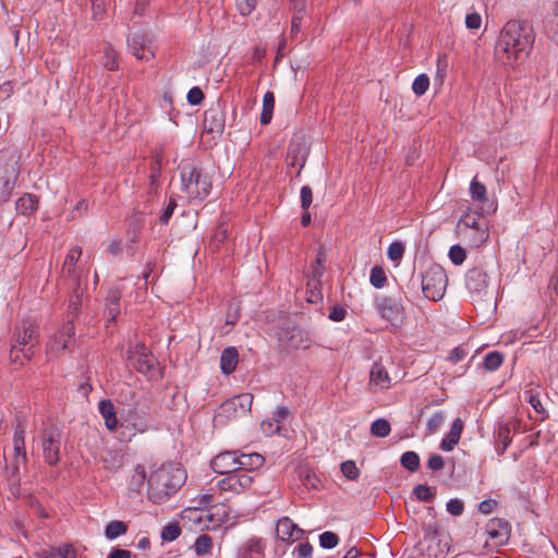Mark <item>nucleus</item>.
<instances>
[{
	"label": "nucleus",
	"instance_id": "1",
	"mask_svg": "<svg viewBox=\"0 0 558 558\" xmlns=\"http://www.w3.org/2000/svg\"><path fill=\"white\" fill-rule=\"evenodd\" d=\"M535 34L527 23L508 21L496 40L494 56L504 65L513 68L530 54Z\"/></svg>",
	"mask_w": 558,
	"mask_h": 558
},
{
	"label": "nucleus",
	"instance_id": "2",
	"mask_svg": "<svg viewBox=\"0 0 558 558\" xmlns=\"http://www.w3.org/2000/svg\"><path fill=\"white\" fill-rule=\"evenodd\" d=\"M185 480V471L179 463L161 464L147 480L148 498L154 504H161L175 494Z\"/></svg>",
	"mask_w": 558,
	"mask_h": 558
},
{
	"label": "nucleus",
	"instance_id": "3",
	"mask_svg": "<svg viewBox=\"0 0 558 558\" xmlns=\"http://www.w3.org/2000/svg\"><path fill=\"white\" fill-rule=\"evenodd\" d=\"M465 289L473 303L496 304L495 289L488 272L480 266L469 269L465 274Z\"/></svg>",
	"mask_w": 558,
	"mask_h": 558
},
{
	"label": "nucleus",
	"instance_id": "4",
	"mask_svg": "<svg viewBox=\"0 0 558 558\" xmlns=\"http://www.w3.org/2000/svg\"><path fill=\"white\" fill-rule=\"evenodd\" d=\"M457 230L460 239L471 247H480L489 238L488 225L475 214L466 213L458 221Z\"/></svg>",
	"mask_w": 558,
	"mask_h": 558
},
{
	"label": "nucleus",
	"instance_id": "5",
	"mask_svg": "<svg viewBox=\"0 0 558 558\" xmlns=\"http://www.w3.org/2000/svg\"><path fill=\"white\" fill-rule=\"evenodd\" d=\"M40 338L38 325L32 322H22L15 329L14 343L11 348V359L15 363L21 352L26 360H31L34 354V348L38 345Z\"/></svg>",
	"mask_w": 558,
	"mask_h": 558
},
{
	"label": "nucleus",
	"instance_id": "6",
	"mask_svg": "<svg viewBox=\"0 0 558 558\" xmlns=\"http://www.w3.org/2000/svg\"><path fill=\"white\" fill-rule=\"evenodd\" d=\"M182 190L191 199H203L209 195L211 179L196 167L185 166L181 171Z\"/></svg>",
	"mask_w": 558,
	"mask_h": 558
},
{
	"label": "nucleus",
	"instance_id": "7",
	"mask_svg": "<svg viewBox=\"0 0 558 558\" xmlns=\"http://www.w3.org/2000/svg\"><path fill=\"white\" fill-rule=\"evenodd\" d=\"M448 278L439 265H432L421 277V290L426 299L437 302L445 295Z\"/></svg>",
	"mask_w": 558,
	"mask_h": 558
},
{
	"label": "nucleus",
	"instance_id": "8",
	"mask_svg": "<svg viewBox=\"0 0 558 558\" xmlns=\"http://www.w3.org/2000/svg\"><path fill=\"white\" fill-rule=\"evenodd\" d=\"M75 326L73 320L68 319L63 326L53 333L46 345V353L49 356L58 357L65 352L72 351L75 344Z\"/></svg>",
	"mask_w": 558,
	"mask_h": 558
},
{
	"label": "nucleus",
	"instance_id": "9",
	"mask_svg": "<svg viewBox=\"0 0 558 558\" xmlns=\"http://www.w3.org/2000/svg\"><path fill=\"white\" fill-rule=\"evenodd\" d=\"M448 549L447 542H444L438 534L437 523L430 524L426 529L424 539L421 541V557L445 558Z\"/></svg>",
	"mask_w": 558,
	"mask_h": 558
},
{
	"label": "nucleus",
	"instance_id": "10",
	"mask_svg": "<svg viewBox=\"0 0 558 558\" xmlns=\"http://www.w3.org/2000/svg\"><path fill=\"white\" fill-rule=\"evenodd\" d=\"M126 359L132 366L144 375H150L156 367L157 360L143 343H135L128 350Z\"/></svg>",
	"mask_w": 558,
	"mask_h": 558
},
{
	"label": "nucleus",
	"instance_id": "11",
	"mask_svg": "<svg viewBox=\"0 0 558 558\" xmlns=\"http://www.w3.org/2000/svg\"><path fill=\"white\" fill-rule=\"evenodd\" d=\"M61 432L54 427H46L41 433V448L45 461L54 465L60 460Z\"/></svg>",
	"mask_w": 558,
	"mask_h": 558
},
{
	"label": "nucleus",
	"instance_id": "12",
	"mask_svg": "<svg viewBox=\"0 0 558 558\" xmlns=\"http://www.w3.org/2000/svg\"><path fill=\"white\" fill-rule=\"evenodd\" d=\"M277 337L283 348L295 350L308 349L313 342L310 333L299 327L280 328Z\"/></svg>",
	"mask_w": 558,
	"mask_h": 558
},
{
	"label": "nucleus",
	"instance_id": "13",
	"mask_svg": "<svg viewBox=\"0 0 558 558\" xmlns=\"http://www.w3.org/2000/svg\"><path fill=\"white\" fill-rule=\"evenodd\" d=\"M130 52L138 60L149 61L155 57L150 38L141 32H135L128 38Z\"/></svg>",
	"mask_w": 558,
	"mask_h": 558
},
{
	"label": "nucleus",
	"instance_id": "14",
	"mask_svg": "<svg viewBox=\"0 0 558 558\" xmlns=\"http://www.w3.org/2000/svg\"><path fill=\"white\" fill-rule=\"evenodd\" d=\"M253 476L236 471L227 475L218 482V487L223 492H231L233 494H241L248 489L253 484Z\"/></svg>",
	"mask_w": 558,
	"mask_h": 558
},
{
	"label": "nucleus",
	"instance_id": "15",
	"mask_svg": "<svg viewBox=\"0 0 558 558\" xmlns=\"http://www.w3.org/2000/svg\"><path fill=\"white\" fill-rule=\"evenodd\" d=\"M486 533L494 546H504L509 541L511 526L505 519L494 518L488 521Z\"/></svg>",
	"mask_w": 558,
	"mask_h": 558
},
{
	"label": "nucleus",
	"instance_id": "16",
	"mask_svg": "<svg viewBox=\"0 0 558 558\" xmlns=\"http://www.w3.org/2000/svg\"><path fill=\"white\" fill-rule=\"evenodd\" d=\"M253 396L251 393H241L225 401L221 404V411L226 416H242L251 411Z\"/></svg>",
	"mask_w": 558,
	"mask_h": 558
},
{
	"label": "nucleus",
	"instance_id": "17",
	"mask_svg": "<svg viewBox=\"0 0 558 558\" xmlns=\"http://www.w3.org/2000/svg\"><path fill=\"white\" fill-rule=\"evenodd\" d=\"M19 172L13 163H0V204L11 197Z\"/></svg>",
	"mask_w": 558,
	"mask_h": 558
},
{
	"label": "nucleus",
	"instance_id": "18",
	"mask_svg": "<svg viewBox=\"0 0 558 558\" xmlns=\"http://www.w3.org/2000/svg\"><path fill=\"white\" fill-rule=\"evenodd\" d=\"M226 123V116L221 105H213L204 112V130L208 133H222Z\"/></svg>",
	"mask_w": 558,
	"mask_h": 558
},
{
	"label": "nucleus",
	"instance_id": "19",
	"mask_svg": "<svg viewBox=\"0 0 558 558\" xmlns=\"http://www.w3.org/2000/svg\"><path fill=\"white\" fill-rule=\"evenodd\" d=\"M210 465L219 474L229 475L239 471L238 451H225L217 454L211 460Z\"/></svg>",
	"mask_w": 558,
	"mask_h": 558
},
{
	"label": "nucleus",
	"instance_id": "20",
	"mask_svg": "<svg viewBox=\"0 0 558 558\" xmlns=\"http://www.w3.org/2000/svg\"><path fill=\"white\" fill-rule=\"evenodd\" d=\"M13 451H14V469L17 471L20 464H25L27 461L25 449V426L19 421L14 427L13 435Z\"/></svg>",
	"mask_w": 558,
	"mask_h": 558
},
{
	"label": "nucleus",
	"instance_id": "21",
	"mask_svg": "<svg viewBox=\"0 0 558 558\" xmlns=\"http://www.w3.org/2000/svg\"><path fill=\"white\" fill-rule=\"evenodd\" d=\"M82 255V248L80 246L72 247L64 259L62 266V275L66 278H70L73 281V284L81 283V274L76 264Z\"/></svg>",
	"mask_w": 558,
	"mask_h": 558
},
{
	"label": "nucleus",
	"instance_id": "22",
	"mask_svg": "<svg viewBox=\"0 0 558 558\" xmlns=\"http://www.w3.org/2000/svg\"><path fill=\"white\" fill-rule=\"evenodd\" d=\"M276 534L277 537L283 542L296 541L303 535V530L290 518L283 517L277 521Z\"/></svg>",
	"mask_w": 558,
	"mask_h": 558
},
{
	"label": "nucleus",
	"instance_id": "23",
	"mask_svg": "<svg viewBox=\"0 0 558 558\" xmlns=\"http://www.w3.org/2000/svg\"><path fill=\"white\" fill-rule=\"evenodd\" d=\"M464 423L461 418H456L450 427V430L446 435V437L441 440L439 448L442 451H452L453 448L458 445L461 434L463 432Z\"/></svg>",
	"mask_w": 558,
	"mask_h": 558
},
{
	"label": "nucleus",
	"instance_id": "24",
	"mask_svg": "<svg viewBox=\"0 0 558 558\" xmlns=\"http://www.w3.org/2000/svg\"><path fill=\"white\" fill-rule=\"evenodd\" d=\"M464 423L461 418H456L450 427V430L446 435V437L441 440L439 448L442 451H452L453 448L458 445L461 434L463 432Z\"/></svg>",
	"mask_w": 558,
	"mask_h": 558
},
{
	"label": "nucleus",
	"instance_id": "25",
	"mask_svg": "<svg viewBox=\"0 0 558 558\" xmlns=\"http://www.w3.org/2000/svg\"><path fill=\"white\" fill-rule=\"evenodd\" d=\"M390 377L383 364L376 362L373 364L369 373V386L375 389L384 390L390 387Z\"/></svg>",
	"mask_w": 558,
	"mask_h": 558
},
{
	"label": "nucleus",
	"instance_id": "26",
	"mask_svg": "<svg viewBox=\"0 0 558 558\" xmlns=\"http://www.w3.org/2000/svg\"><path fill=\"white\" fill-rule=\"evenodd\" d=\"M325 263H326V254L324 250L320 247L316 254V259L314 265L311 267V272L308 275L307 287L311 289H317L320 284V278L325 271Z\"/></svg>",
	"mask_w": 558,
	"mask_h": 558
},
{
	"label": "nucleus",
	"instance_id": "27",
	"mask_svg": "<svg viewBox=\"0 0 558 558\" xmlns=\"http://www.w3.org/2000/svg\"><path fill=\"white\" fill-rule=\"evenodd\" d=\"M495 449L500 456L505 453L511 442V428L508 423L499 422L494 433Z\"/></svg>",
	"mask_w": 558,
	"mask_h": 558
},
{
	"label": "nucleus",
	"instance_id": "28",
	"mask_svg": "<svg viewBox=\"0 0 558 558\" xmlns=\"http://www.w3.org/2000/svg\"><path fill=\"white\" fill-rule=\"evenodd\" d=\"M238 462H239V471H254L263 466L265 463V458L257 453H243L238 451Z\"/></svg>",
	"mask_w": 558,
	"mask_h": 558
},
{
	"label": "nucleus",
	"instance_id": "29",
	"mask_svg": "<svg viewBox=\"0 0 558 558\" xmlns=\"http://www.w3.org/2000/svg\"><path fill=\"white\" fill-rule=\"evenodd\" d=\"M239 363V353L234 347L226 348L220 356V368L226 375H230L236 368Z\"/></svg>",
	"mask_w": 558,
	"mask_h": 558
},
{
	"label": "nucleus",
	"instance_id": "30",
	"mask_svg": "<svg viewBox=\"0 0 558 558\" xmlns=\"http://www.w3.org/2000/svg\"><path fill=\"white\" fill-rule=\"evenodd\" d=\"M121 428L128 430L129 437H132L137 433H145L148 426L145 418L137 416L135 413H129L121 424Z\"/></svg>",
	"mask_w": 558,
	"mask_h": 558
},
{
	"label": "nucleus",
	"instance_id": "31",
	"mask_svg": "<svg viewBox=\"0 0 558 558\" xmlns=\"http://www.w3.org/2000/svg\"><path fill=\"white\" fill-rule=\"evenodd\" d=\"M98 409L106 427L111 432L114 430L118 427V418L113 403L110 400H101L98 404Z\"/></svg>",
	"mask_w": 558,
	"mask_h": 558
},
{
	"label": "nucleus",
	"instance_id": "32",
	"mask_svg": "<svg viewBox=\"0 0 558 558\" xmlns=\"http://www.w3.org/2000/svg\"><path fill=\"white\" fill-rule=\"evenodd\" d=\"M120 300L121 291L119 289L110 290L106 298L105 313L111 322L120 314Z\"/></svg>",
	"mask_w": 558,
	"mask_h": 558
},
{
	"label": "nucleus",
	"instance_id": "33",
	"mask_svg": "<svg viewBox=\"0 0 558 558\" xmlns=\"http://www.w3.org/2000/svg\"><path fill=\"white\" fill-rule=\"evenodd\" d=\"M83 293V289L81 287V283L73 284L72 287V295L69 301L68 305V319H71L74 322L75 317L78 315L81 311V296Z\"/></svg>",
	"mask_w": 558,
	"mask_h": 558
},
{
	"label": "nucleus",
	"instance_id": "34",
	"mask_svg": "<svg viewBox=\"0 0 558 558\" xmlns=\"http://www.w3.org/2000/svg\"><path fill=\"white\" fill-rule=\"evenodd\" d=\"M470 194H471L472 199L481 205V207H480L481 210L485 211L484 205L488 201L487 199V190L483 183H481L476 180V178H474L471 181Z\"/></svg>",
	"mask_w": 558,
	"mask_h": 558
},
{
	"label": "nucleus",
	"instance_id": "35",
	"mask_svg": "<svg viewBox=\"0 0 558 558\" xmlns=\"http://www.w3.org/2000/svg\"><path fill=\"white\" fill-rule=\"evenodd\" d=\"M147 480L145 468L137 464L132 475L129 477L128 485L131 492H140Z\"/></svg>",
	"mask_w": 558,
	"mask_h": 558
},
{
	"label": "nucleus",
	"instance_id": "36",
	"mask_svg": "<svg viewBox=\"0 0 558 558\" xmlns=\"http://www.w3.org/2000/svg\"><path fill=\"white\" fill-rule=\"evenodd\" d=\"M275 108V95L272 92H267L263 97V110L260 113V124L267 125L271 119Z\"/></svg>",
	"mask_w": 558,
	"mask_h": 558
},
{
	"label": "nucleus",
	"instance_id": "37",
	"mask_svg": "<svg viewBox=\"0 0 558 558\" xmlns=\"http://www.w3.org/2000/svg\"><path fill=\"white\" fill-rule=\"evenodd\" d=\"M38 201L32 194H24L16 201V210L21 215H31L37 209Z\"/></svg>",
	"mask_w": 558,
	"mask_h": 558
},
{
	"label": "nucleus",
	"instance_id": "38",
	"mask_svg": "<svg viewBox=\"0 0 558 558\" xmlns=\"http://www.w3.org/2000/svg\"><path fill=\"white\" fill-rule=\"evenodd\" d=\"M128 531V525L123 521L113 520L110 521L105 529V536L108 539H114Z\"/></svg>",
	"mask_w": 558,
	"mask_h": 558
},
{
	"label": "nucleus",
	"instance_id": "39",
	"mask_svg": "<svg viewBox=\"0 0 558 558\" xmlns=\"http://www.w3.org/2000/svg\"><path fill=\"white\" fill-rule=\"evenodd\" d=\"M194 550L198 556L208 555L213 548V538L207 534L199 535L194 543Z\"/></svg>",
	"mask_w": 558,
	"mask_h": 558
},
{
	"label": "nucleus",
	"instance_id": "40",
	"mask_svg": "<svg viewBox=\"0 0 558 558\" xmlns=\"http://www.w3.org/2000/svg\"><path fill=\"white\" fill-rule=\"evenodd\" d=\"M504 362V355L497 351L489 352L485 355L483 365L489 372L497 371Z\"/></svg>",
	"mask_w": 558,
	"mask_h": 558
},
{
	"label": "nucleus",
	"instance_id": "41",
	"mask_svg": "<svg viewBox=\"0 0 558 558\" xmlns=\"http://www.w3.org/2000/svg\"><path fill=\"white\" fill-rule=\"evenodd\" d=\"M263 545L259 539H251L247 542L244 551L241 554V558L246 556L247 558H263Z\"/></svg>",
	"mask_w": 558,
	"mask_h": 558
},
{
	"label": "nucleus",
	"instance_id": "42",
	"mask_svg": "<svg viewBox=\"0 0 558 558\" xmlns=\"http://www.w3.org/2000/svg\"><path fill=\"white\" fill-rule=\"evenodd\" d=\"M102 65L109 71L118 70L117 52L110 45L104 48Z\"/></svg>",
	"mask_w": 558,
	"mask_h": 558
},
{
	"label": "nucleus",
	"instance_id": "43",
	"mask_svg": "<svg viewBox=\"0 0 558 558\" xmlns=\"http://www.w3.org/2000/svg\"><path fill=\"white\" fill-rule=\"evenodd\" d=\"M390 430V424L385 418H378L371 425V433L376 437L384 438L389 435Z\"/></svg>",
	"mask_w": 558,
	"mask_h": 558
},
{
	"label": "nucleus",
	"instance_id": "44",
	"mask_svg": "<svg viewBox=\"0 0 558 558\" xmlns=\"http://www.w3.org/2000/svg\"><path fill=\"white\" fill-rule=\"evenodd\" d=\"M401 465L409 471L418 470V454L414 451H407L401 456Z\"/></svg>",
	"mask_w": 558,
	"mask_h": 558
},
{
	"label": "nucleus",
	"instance_id": "45",
	"mask_svg": "<svg viewBox=\"0 0 558 558\" xmlns=\"http://www.w3.org/2000/svg\"><path fill=\"white\" fill-rule=\"evenodd\" d=\"M369 281L375 288H383L387 281L384 269L379 266H374L371 270Z\"/></svg>",
	"mask_w": 558,
	"mask_h": 558
},
{
	"label": "nucleus",
	"instance_id": "46",
	"mask_svg": "<svg viewBox=\"0 0 558 558\" xmlns=\"http://www.w3.org/2000/svg\"><path fill=\"white\" fill-rule=\"evenodd\" d=\"M339 543V537L331 531H326L319 535V545L326 549L335 548Z\"/></svg>",
	"mask_w": 558,
	"mask_h": 558
},
{
	"label": "nucleus",
	"instance_id": "47",
	"mask_svg": "<svg viewBox=\"0 0 558 558\" xmlns=\"http://www.w3.org/2000/svg\"><path fill=\"white\" fill-rule=\"evenodd\" d=\"M76 551L71 544H64L56 547L51 551L50 558H75Z\"/></svg>",
	"mask_w": 558,
	"mask_h": 558
},
{
	"label": "nucleus",
	"instance_id": "48",
	"mask_svg": "<svg viewBox=\"0 0 558 558\" xmlns=\"http://www.w3.org/2000/svg\"><path fill=\"white\" fill-rule=\"evenodd\" d=\"M340 469H341L342 474L348 480L355 481L360 476V471H359L355 462L352 460H347V461L342 462Z\"/></svg>",
	"mask_w": 558,
	"mask_h": 558
},
{
	"label": "nucleus",
	"instance_id": "49",
	"mask_svg": "<svg viewBox=\"0 0 558 558\" xmlns=\"http://www.w3.org/2000/svg\"><path fill=\"white\" fill-rule=\"evenodd\" d=\"M181 534V529L175 523L167 524L161 531V538L167 542L177 539Z\"/></svg>",
	"mask_w": 558,
	"mask_h": 558
},
{
	"label": "nucleus",
	"instance_id": "50",
	"mask_svg": "<svg viewBox=\"0 0 558 558\" xmlns=\"http://www.w3.org/2000/svg\"><path fill=\"white\" fill-rule=\"evenodd\" d=\"M449 258L454 265H461L465 260L466 253L465 250L459 245H452L449 250Z\"/></svg>",
	"mask_w": 558,
	"mask_h": 558
},
{
	"label": "nucleus",
	"instance_id": "51",
	"mask_svg": "<svg viewBox=\"0 0 558 558\" xmlns=\"http://www.w3.org/2000/svg\"><path fill=\"white\" fill-rule=\"evenodd\" d=\"M404 253V245L401 242H392L387 250V256L392 262H399Z\"/></svg>",
	"mask_w": 558,
	"mask_h": 558
},
{
	"label": "nucleus",
	"instance_id": "52",
	"mask_svg": "<svg viewBox=\"0 0 558 558\" xmlns=\"http://www.w3.org/2000/svg\"><path fill=\"white\" fill-rule=\"evenodd\" d=\"M444 423V415L441 412H436L426 423L427 434L436 433Z\"/></svg>",
	"mask_w": 558,
	"mask_h": 558
},
{
	"label": "nucleus",
	"instance_id": "53",
	"mask_svg": "<svg viewBox=\"0 0 558 558\" xmlns=\"http://www.w3.org/2000/svg\"><path fill=\"white\" fill-rule=\"evenodd\" d=\"M241 15H250L256 8L257 0H235Z\"/></svg>",
	"mask_w": 558,
	"mask_h": 558
},
{
	"label": "nucleus",
	"instance_id": "54",
	"mask_svg": "<svg viewBox=\"0 0 558 558\" xmlns=\"http://www.w3.org/2000/svg\"><path fill=\"white\" fill-rule=\"evenodd\" d=\"M239 318H240L239 304L236 302H231L229 304V310H228L227 316H226V325L233 326L236 324Z\"/></svg>",
	"mask_w": 558,
	"mask_h": 558
},
{
	"label": "nucleus",
	"instance_id": "55",
	"mask_svg": "<svg viewBox=\"0 0 558 558\" xmlns=\"http://www.w3.org/2000/svg\"><path fill=\"white\" fill-rule=\"evenodd\" d=\"M377 310L380 312L383 317H390V314L393 312L392 308V300L388 298H383L377 301Z\"/></svg>",
	"mask_w": 558,
	"mask_h": 558
},
{
	"label": "nucleus",
	"instance_id": "56",
	"mask_svg": "<svg viewBox=\"0 0 558 558\" xmlns=\"http://www.w3.org/2000/svg\"><path fill=\"white\" fill-rule=\"evenodd\" d=\"M447 511L452 515H461L464 510V505L460 499H450L446 505Z\"/></svg>",
	"mask_w": 558,
	"mask_h": 558
},
{
	"label": "nucleus",
	"instance_id": "57",
	"mask_svg": "<svg viewBox=\"0 0 558 558\" xmlns=\"http://www.w3.org/2000/svg\"><path fill=\"white\" fill-rule=\"evenodd\" d=\"M186 98L190 105L196 106L204 99V93L199 87L195 86L189 90Z\"/></svg>",
	"mask_w": 558,
	"mask_h": 558
},
{
	"label": "nucleus",
	"instance_id": "58",
	"mask_svg": "<svg viewBox=\"0 0 558 558\" xmlns=\"http://www.w3.org/2000/svg\"><path fill=\"white\" fill-rule=\"evenodd\" d=\"M300 196H301V207H302V209L303 210H307L308 207L312 204V201H313L312 189L310 186H307V185L303 186L301 189Z\"/></svg>",
	"mask_w": 558,
	"mask_h": 558
},
{
	"label": "nucleus",
	"instance_id": "59",
	"mask_svg": "<svg viewBox=\"0 0 558 558\" xmlns=\"http://www.w3.org/2000/svg\"><path fill=\"white\" fill-rule=\"evenodd\" d=\"M529 403L531 407L535 410V412L539 415H542L541 420H544L546 416V411L542 404V401L537 395L531 393L529 396Z\"/></svg>",
	"mask_w": 558,
	"mask_h": 558
},
{
	"label": "nucleus",
	"instance_id": "60",
	"mask_svg": "<svg viewBox=\"0 0 558 558\" xmlns=\"http://www.w3.org/2000/svg\"><path fill=\"white\" fill-rule=\"evenodd\" d=\"M416 501H418V484L413 487L409 500L405 501L408 513L412 511L413 514H416Z\"/></svg>",
	"mask_w": 558,
	"mask_h": 558
},
{
	"label": "nucleus",
	"instance_id": "61",
	"mask_svg": "<svg viewBox=\"0 0 558 558\" xmlns=\"http://www.w3.org/2000/svg\"><path fill=\"white\" fill-rule=\"evenodd\" d=\"M107 454H108V457H110V459L107 457L102 458V460L105 462V466L107 469L114 470V469H118L121 466L122 462H121L120 456H118L117 453H113L111 451H108Z\"/></svg>",
	"mask_w": 558,
	"mask_h": 558
},
{
	"label": "nucleus",
	"instance_id": "62",
	"mask_svg": "<svg viewBox=\"0 0 558 558\" xmlns=\"http://www.w3.org/2000/svg\"><path fill=\"white\" fill-rule=\"evenodd\" d=\"M482 24V17L478 13H469L465 17V25L469 29H478Z\"/></svg>",
	"mask_w": 558,
	"mask_h": 558
},
{
	"label": "nucleus",
	"instance_id": "63",
	"mask_svg": "<svg viewBox=\"0 0 558 558\" xmlns=\"http://www.w3.org/2000/svg\"><path fill=\"white\" fill-rule=\"evenodd\" d=\"M92 10L94 19L99 20L105 14L106 2L105 0H92Z\"/></svg>",
	"mask_w": 558,
	"mask_h": 558
},
{
	"label": "nucleus",
	"instance_id": "64",
	"mask_svg": "<svg viewBox=\"0 0 558 558\" xmlns=\"http://www.w3.org/2000/svg\"><path fill=\"white\" fill-rule=\"evenodd\" d=\"M444 458L440 454H433L427 461V468L433 471H439L444 468Z\"/></svg>",
	"mask_w": 558,
	"mask_h": 558
}]
</instances>
